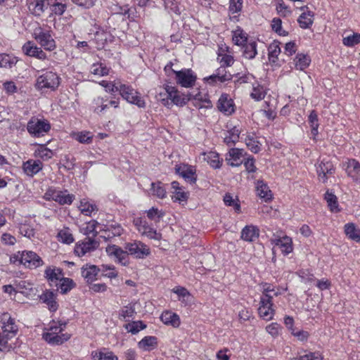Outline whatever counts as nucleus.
<instances>
[{
    "mask_svg": "<svg viewBox=\"0 0 360 360\" xmlns=\"http://www.w3.org/2000/svg\"><path fill=\"white\" fill-rule=\"evenodd\" d=\"M165 93L158 94V100L164 106L168 108H171L173 105L183 107L193 98L195 100H200L198 98L200 94L193 97L190 93L187 94L180 93L176 87L172 86L165 85Z\"/></svg>",
    "mask_w": 360,
    "mask_h": 360,
    "instance_id": "nucleus-1",
    "label": "nucleus"
},
{
    "mask_svg": "<svg viewBox=\"0 0 360 360\" xmlns=\"http://www.w3.org/2000/svg\"><path fill=\"white\" fill-rule=\"evenodd\" d=\"M41 72L37 78L35 88L41 92L56 90L60 82V78L57 73L48 70H42Z\"/></svg>",
    "mask_w": 360,
    "mask_h": 360,
    "instance_id": "nucleus-2",
    "label": "nucleus"
},
{
    "mask_svg": "<svg viewBox=\"0 0 360 360\" xmlns=\"http://www.w3.org/2000/svg\"><path fill=\"white\" fill-rule=\"evenodd\" d=\"M122 97L127 102L137 105L139 108H145L146 103L139 94L131 86L120 84L118 87Z\"/></svg>",
    "mask_w": 360,
    "mask_h": 360,
    "instance_id": "nucleus-3",
    "label": "nucleus"
},
{
    "mask_svg": "<svg viewBox=\"0 0 360 360\" xmlns=\"http://www.w3.org/2000/svg\"><path fill=\"white\" fill-rule=\"evenodd\" d=\"M50 129L51 125L48 121L36 117H32L27 125L28 132L34 137L44 136Z\"/></svg>",
    "mask_w": 360,
    "mask_h": 360,
    "instance_id": "nucleus-4",
    "label": "nucleus"
},
{
    "mask_svg": "<svg viewBox=\"0 0 360 360\" xmlns=\"http://www.w3.org/2000/svg\"><path fill=\"white\" fill-rule=\"evenodd\" d=\"M44 198L47 200H54L61 205H71L75 197L73 194L68 193L67 191H58L50 188L44 194Z\"/></svg>",
    "mask_w": 360,
    "mask_h": 360,
    "instance_id": "nucleus-5",
    "label": "nucleus"
},
{
    "mask_svg": "<svg viewBox=\"0 0 360 360\" xmlns=\"http://www.w3.org/2000/svg\"><path fill=\"white\" fill-rule=\"evenodd\" d=\"M125 249L127 250L129 255H131L136 259H144L150 254L148 245L139 240L126 243Z\"/></svg>",
    "mask_w": 360,
    "mask_h": 360,
    "instance_id": "nucleus-6",
    "label": "nucleus"
},
{
    "mask_svg": "<svg viewBox=\"0 0 360 360\" xmlns=\"http://www.w3.org/2000/svg\"><path fill=\"white\" fill-rule=\"evenodd\" d=\"M175 172L181 176L186 182L194 184L197 181L196 169L195 166L185 163L175 165Z\"/></svg>",
    "mask_w": 360,
    "mask_h": 360,
    "instance_id": "nucleus-7",
    "label": "nucleus"
},
{
    "mask_svg": "<svg viewBox=\"0 0 360 360\" xmlns=\"http://www.w3.org/2000/svg\"><path fill=\"white\" fill-rule=\"evenodd\" d=\"M34 39L47 51H52L56 48V42L49 32H44L41 27L34 30Z\"/></svg>",
    "mask_w": 360,
    "mask_h": 360,
    "instance_id": "nucleus-8",
    "label": "nucleus"
},
{
    "mask_svg": "<svg viewBox=\"0 0 360 360\" xmlns=\"http://www.w3.org/2000/svg\"><path fill=\"white\" fill-rule=\"evenodd\" d=\"M106 252L110 257H115V261L121 265L127 266L129 264V253L127 250H124L116 245H108Z\"/></svg>",
    "mask_w": 360,
    "mask_h": 360,
    "instance_id": "nucleus-9",
    "label": "nucleus"
},
{
    "mask_svg": "<svg viewBox=\"0 0 360 360\" xmlns=\"http://www.w3.org/2000/svg\"><path fill=\"white\" fill-rule=\"evenodd\" d=\"M20 263L30 269H36L43 264L41 258L34 252L22 251L20 254Z\"/></svg>",
    "mask_w": 360,
    "mask_h": 360,
    "instance_id": "nucleus-10",
    "label": "nucleus"
},
{
    "mask_svg": "<svg viewBox=\"0 0 360 360\" xmlns=\"http://www.w3.org/2000/svg\"><path fill=\"white\" fill-rule=\"evenodd\" d=\"M176 75L177 84L183 87L188 88L194 85L196 76L191 69H184L180 71L172 70Z\"/></svg>",
    "mask_w": 360,
    "mask_h": 360,
    "instance_id": "nucleus-11",
    "label": "nucleus"
},
{
    "mask_svg": "<svg viewBox=\"0 0 360 360\" xmlns=\"http://www.w3.org/2000/svg\"><path fill=\"white\" fill-rule=\"evenodd\" d=\"M98 246L99 243L97 240L90 236H86L82 242L76 244L74 251L77 256L82 257L86 253L96 250Z\"/></svg>",
    "mask_w": 360,
    "mask_h": 360,
    "instance_id": "nucleus-12",
    "label": "nucleus"
},
{
    "mask_svg": "<svg viewBox=\"0 0 360 360\" xmlns=\"http://www.w3.org/2000/svg\"><path fill=\"white\" fill-rule=\"evenodd\" d=\"M0 323L2 324L3 333L11 337L15 336L18 330L15 319L8 313H4L0 317Z\"/></svg>",
    "mask_w": 360,
    "mask_h": 360,
    "instance_id": "nucleus-13",
    "label": "nucleus"
},
{
    "mask_svg": "<svg viewBox=\"0 0 360 360\" xmlns=\"http://www.w3.org/2000/svg\"><path fill=\"white\" fill-rule=\"evenodd\" d=\"M259 304L260 306L258 309V312L260 317L264 320H271L274 314V310L272 308L273 303L272 301H271V297L269 295L261 297Z\"/></svg>",
    "mask_w": 360,
    "mask_h": 360,
    "instance_id": "nucleus-14",
    "label": "nucleus"
},
{
    "mask_svg": "<svg viewBox=\"0 0 360 360\" xmlns=\"http://www.w3.org/2000/svg\"><path fill=\"white\" fill-rule=\"evenodd\" d=\"M39 300L47 305L51 311L55 312L58 310L59 304L56 301L57 292L51 290H46L39 295Z\"/></svg>",
    "mask_w": 360,
    "mask_h": 360,
    "instance_id": "nucleus-15",
    "label": "nucleus"
},
{
    "mask_svg": "<svg viewBox=\"0 0 360 360\" xmlns=\"http://www.w3.org/2000/svg\"><path fill=\"white\" fill-rule=\"evenodd\" d=\"M316 172L320 179L325 183L328 180L327 175L335 172V167L330 161L323 160L316 167Z\"/></svg>",
    "mask_w": 360,
    "mask_h": 360,
    "instance_id": "nucleus-16",
    "label": "nucleus"
},
{
    "mask_svg": "<svg viewBox=\"0 0 360 360\" xmlns=\"http://www.w3.org/2000/svg\"><path fill=\"white\" fill-rule=\"evenodd\" d=\"M23 53L31 57H34L40 60H44L46 58V53L41 50V48L37 47L32 41H27L22 46Z\"/></svg>",
    "mask_w": 360,
    "mask_h": 360,
    "instance_id": "nucleus-17",
    "label": "nucleus"
},
{
    "mask_svg": "<svg viewBox=\"0 0 360 360\" xmlns=\"http://www.w3.org/2000/svg\"><path fill=\"white\" fill-rule=\"evenodd\" d=\"M100 271L101 269L94 264H86L81 269L82 276L88 283H92L94 281L96 280V276Z\"/></svg>",
    "mask_w": 360,
    "mask_h": 360,
    "instance_id": "nucleus-18",
    "label": "nucleus"
},
{
    "mask_svg": "<svg viewBox=\"0 0 360 360\" xmlns=\"http://www.w3.org/2000/svg\"><path fill=\"white\" fill-rule=\"evenodd\" d=\"M43 338L51 345H60L70 338V335L68 333H44Z\"/></svg>",
    "mask_w": 360,
    "mask_h": 360,
    "instance_id": "nucleus-19",
    "label": "nucleus"
},
{
    "mask_svg": "<svg viewBox=\"0 0 360 360\" xmlns=\"http://www.w3.org/2000/svg\"><path fill=\"white\" fill-rule=\"evenodd\" d=\"M244 150L239 148H231L226 158L228 165L232 167H238L243 163L242 158Z\"/></svg>",
    "mask_w": 360,
    "mask_h": 360,
    "instance_id": "nucleus-20",
    "label": "nucleus"
},
{
    "mask_svg": "<svg viewBox=\"0 0 360 360\" xmlns=\"http://www.w3.org/2000/svg\"><path fill=\"white\" fill-rule=\"evenodd\" d=\"M22 169L27 176H33L42 169V162L39 160H29L23 163Z\"/></svg>",
    "mask_w": 360,
    "mask_h": 360,
    "instance_id": "nucleus-21",
    "label": "nucleus"
},
{
    "mask_svg": "<svg viewBox=\"0 0 360 360\" xmlns=\"http://www.w3.org/2000/svg\"><path fill=\"white\" fill-rule=\"evenodd\" d=\"M218 109L227 115H231L234 112L233 102L231 98H228L227 94H222L218 101Z\"/></svg>",
    "mask_w": 360,
    "mask_h": 360,
    "instance_id": "nucleus-22",
    "label": "nucleus"
},
{
    "mask_svg": "<svg viewBox=\"0 0 360 360\" xmlns=\"http://www.w3.org/2000/svg\"><path fill=\"white\" fill-rule=\"evenodd\" d=\"M346 172L354 180L357 181L360 178V163L355 159H349L347 162Z\"/></svg>",
    "mask_w": 360,
    "mask_h": 360,
    "instance_id": "nucleus-23",
    "label": "nucleus"
},
{
    "mask_svg": "<svg viewBox=\"0 0 360 360\" xmlns=\"http://www.w3.org/2000/svg\"><path fill=\"white\" fill-rule=\"evenodd\" d=\"M259 236V229L255 226L250 225L242 229L240 238L245 241L252 242L258 238Z\"/></svg>",
    "mask_w": 360,
    "mask_h": 360,
    "instance_id": "nucleus-24",
    "label": "nucleus"
},
{
    "mask_svg": "<svg viewBox=\"0 0 360 360\" xmlns=\"http://www.w3.org/2000/svg\"><path fill=\"white\" fill-rule=\"evenodd\" d=\"M256 190L258 196L263 199L265 202L271 200L272 198V193L268 185L262 180L257 182Z\"/></svg>",
    "mask_w": 360,
    "mask_h": 360,
    "instance_id": "nucleus-25",
    "label": "nucleus"
},
{
    "mask_svg": "<svg viewBox=\"0 0 360 360\" xmlns=\"http://www.w3.org/2000/svg\"><path fill=\"white\" fill-rule=\"evenodd\" d=\"M161 321L166 325L177 328L180 325L179 315L169 311H164L160 316Z\"/></svg>",
    "mask_w": 360,
    "mask_h": 360,
    "instance_id": "nucleus-26",
    "label": "nucleus"
},
{
    "mask_svg": "<svg viewBox=\"0 0 360 360\" xmlns=\"http://www.w3.org/2000/svg\"><path fill=\"white\" fill-rule=\"evenodd\" d=\"M76 286L74 281L70 278L62 277V279L58 283L56 292L60 290L63 295L67 294Z\"/></svg>",
    "mask_w": 360,
    "mask_h": 360,
    "instance_id": "nucleus-27",
    "label": "nucleus"
},
{
    "mask_svg": "<svg viewBox=\"0 0 360 360\" xmlns=\"http://www.w3.org/2000/svg\"><path fill=\"white\" fill-rule=\"evenodd\" d=\"M105 235L103 236L104 238H110L115 236H120L123 232V229L118 224H112L105 226L103 229Z\"/></svg>",
    "mask_w": 360,
    "mask_h": 360,
    "instance_id": "nucleus-28",
    "label": "nucleus"
},
{
    "mask_svg": "<svg viewBox=\"0 0 360 360\" xmlns=\"http://www.w3.org/2000/svg\"><path fill=\"white\" fill-rule=\"evenodd\" d=\"M139 348L150 351L158 346V338L155 336H146L138 342Z\"/></svg>",
    "mask_w": 360,
    "mask_h": 360,
    "instance_id": "nucleus-29",
    "label": "nucleus"
},
{
    "mask_svg": "<svg viewBox=\"0 0 360 360\" xmlns=\"http://www.w3.org/2000/svg\"><path fill=\"white\" fill-rule=\"evenodd\" d=\"M240 133V131L236 127H233L226 131L224 142L229 146H234L238 141Z\"/></svg>",
    "mask_w": 360,
    "mask_h": 360,
    "instance_id": "nucleus-30",
    "label": "nucleus"
},
{
    "mask_svg": "<svg viewBox=\"0 0 360 360\" xmlns=\"http://www.w3.org/2000/svg\"><path fill=\"white\" fill-rule=\"evenodd\" d=\"M94 360H118V357L112 352L103 348L100 351L92 352Z\"/></svg>",
    "mask_w": 360,
    "mask_h": 360,
    "instance_id": "nucleus-31",
    "label": "nucleus"
},
{
    "mask_svg": "<svg viewBox=\"0 0 360 360\" xmlns=\"http://www.w3.org/2000/svg\"><path fill=\"white\" fill-rule=\"evenodd\" d=\"M295 68L300 70L306 69L311 63L309 56L303 53H297L294 59Z\"/></svg>",
    "mask_w": 360,
    "mask_h": 360,
    "instance_id": "nucleus-32",
    "label": "nucleus"
},
{
    "mask_svg": "<svg viewBox=\"0 0 360 360\" xmlns=\"http://www.w3.org/2000/svg\"><path fill=\"white\" fill-rule=\"evenodd\" d=\"M241 46L243 55L248 59H253L257 53L256 41L247 42Z\"/></svg>",
    "mask_w": 360,
    "mask_h": 360,
    "instance_id": "nucleus-33",
    "label": "nucleus"
},
{
    "mask_svg": "<svg viewBox=\"0 0 360 360\" xmlns=\"http://www.w3.org/2000/svg\"><path fill=\"white\" fill-rule=\"evenodd\" d=\"M242 8L243 1H230L229 12L231 20L238 21V17Z\"/></svg>",
    "mask_w": 360,
    "mask_h": 360,
    "instance_id": "nucleus-34",
    "label": "nucleus"
},
{
    "mask_svg": "<svg viewBox=\"0 0 360 360\" xmlns=\"http://www.w3.org/2000/svg\"><path fill=\"white\" fill-rule=\"evenodd\" d=\"M279 42L274 41L272 42L268 48L269 51V60L271 63H276L278 60V56L281 53V48L279 46Z\"/></svg>",
    "mask_w": 360,
    "mask_h": 360,
    "instance_id": "nucleus-35",
    "label": "nucleus"
},
{
    "mask_svg": "<svg viewBox=\"0 0 360 360\" xmlns=\"http://www.w3.org/2000/svg\"><path fill=\"white\" fill-rule=\"evenodd\" d=\"M345 232L349 238L360 242V231L356 229L353 223H348L345 225Z\"/></svg>",
    "mask_w": 360,
    "mask_h": 360,
    "instance_id": "nucleus-36",
    "label": "nucleus"
},
{
    "mask_svg": "<svg viewBox=\"0 0 360 360\" xmlns=\"http://www.w3.org/2000/svg\"><path fill=\"white\" fill-rule=\"evenodd\" d=\"M275 244L282 248L281 250L285 255H288L292 251V240L287 236L276 239Z\"/></svg>",
    "mask_w": 360,
    "mask_h": 360,
    "instance_id": "nucleus-37",
    "label": "nucleus"
},
{
    "mask_svg": "<svg viewBox=\"0 0 360 360\" xmlns=\"http://www.w3.org/2000/svg\"><path fill=\"white\" fill-rule=\"evenodd\" d=\"M314 13L311 11L303 12L299 17L297 21L300 26L303 29H307L313 23Z\"/></svg>",
    "mask_w": 360,
    "mask_h": 360,
    "instance_id": "nucleus-38",
    "label": "nucleus"
},
{
    "mask_svg": "<svg viewBox=\"0 0 360 360\" xmlns=\"http://www.w3.org/2000/svg\"><path fill=\"white\" fill-rule=\"evenodd\" d=\"M150 186V191L153 195H155L161 199L166 197V189L164 188L162 182H153L151 183Z\"/></svg>",
    "mask_w": 360,
    "mask_h": 360,
    "instance_id": "nucleus-39",
    "label": "nucleus"
},
{
    "mask_svg": "<svg viewBox=\"0 0 360 360\" xmlns=\"http://www.w3.org/2000/svg\"><path fill=\"white\" fill-rule=\"evenodd\" d=\"M233 41L236 45L243 46L248 42L247 34L244 32L242 29L238 27V29L233 32Z\"/></svg>",
    "mask_w": 360,
    "mask_h": 360,
    "instance_id": "nucleus-40",
    "label": "nucleus"
},
{
    "mask_svg": "<svg viewBox=\"0 0 360 360\" xmlns=\"http://www.w3.org/2000/svg\"><path fill=\"white\" fill-rule=\"evenodd\" d=\"M45 1H29L27 4L30 11L35 15H40L44 11Z\"/></svg>",
    "mask_w": 360,
    "mask_h": 360,
    "instance_id": "nucleus-41",
    "label": "nucleus"
},
{
    "mask_svg": "<svg viewBox=\"0 0 360 360\" xmlns=\"http://www.w3.org/2000/svg\"><path fill=\"white\" fill-rule=\"evenodd\" d=\"M139 233L143 236H146L150 239H155L157 240H160L162 238V235L160 233H158L155 229L148 225L147 223L145 226L143 228L142 231Z\"/></svg>",
    "mask_w": 360,
    "mask_h": 360,
    "instance_id": "nucleus-42",
    "label": "nucleus"
},
{
    "mask_svg": "<svg viewBox=\"0 0 360 360\" xmlns=\"http://www.w3.org/2000/svg\"><path fill=\"white\" fill-rule=\"evenodd\" d=\"M124 328L128 332L135 335L141 330L145 329L146 328V325L142 321H137L127 323L124 326Z\"/></svg>",
    "mask_w": 360,
    "mask_h": 360,
    "instance_id": "nucleus-43",
    "label": "nucleus"
},
{
    "mask_svg": "<svg viewBox=\"0 0 360 360\" xmlns=\"http://www.w3.org/2000/svg\"><path fill=\"white\" fill-rule=\"evenodd\" d=\"M92 74L98 76H105L109 74L110 68L103 63H94L90 69Z\"/></svg>",
    "mask_w": 360,
    "mask_h": 360,
    "instance_id": "nucleus-44",
    "label": "nucleus"
},
{
    "mask_svg": "<svg viewBox=\"0 0 360 360\" xmlns=\"http://www.w3.org/2000/svg\"><path fill=\"white\" fill-rule=\"evenodd\" d=\"M44 276L49 282L51 286H58L59 279L56 275V270L51 266H48L44 271Z\"/></svg>",
    "mask_w": 360,
    "mask_h": 360,
    "instance_id": "nucleus-45",
    "label": "nucleus"
},
{
    "mask_svg": "<svg viewBox=\"0 0 360 360\" xmlns=\"http://www.w3.org/2000/svg\"><path fill=\"white\" fill-rule=\"evenodd\" d=\"M324 198L332 212H338L340 210L338 209V198L333 193L327 191Z\"/></svg>",
    "mask_w": 360,
    "mask_h": 360,
    "instance_id": "nucleus-46",
    "label": "nucleus"
},
{
    "mask_svg": "<svg viewBox=\"0 0 360 360\" xmlns=\"http://www.w3.org/2000/svg\"><path fill=\"white\" fill-rule=\"evenodd\" d=\"M266 92L264 87L259 84H253L252 92L251 97L256 101H261L264 98Z\"/></svg>",
    "mask_w": 360,
    "mask_h": 360,
    "instance_id": "nucleus-47",
    "label": "nucleus"
},
{
    "mask_svg": "<svg viewBox=\"0 0 360 360\" xmlns=\"http://www.w3.org/2000/svg\"><path fill=\"white\" fill-rule=\"evenodd\" d=\"M58 237L63 243L70 244L74 241L73 236L69 229L60 230L58 233Z\"/></svg>",
    "mask_w": 360,
    "mask_h": 360,
    "instance_id": "nucleus-48",
    "label": "nucleus"
},
{
    "mask_svg": "<svg viewBox=\"0 0 360 360\" xmlns=\"http://www.w3.org/2000/svg\"><path fill=\"white\" fill-rule=\"evenodd\" d=\"M101 271L103 272L101 276H105L110 278H115L117 276V272L113 265L103 264L101 266Z\"/></svg>",
    "mask_w": 360,
    "mask_h": 360,
    "instance_id": "nucleus-49",
    "label": "nucleus"
},
{
    "mask_svg": "<svg viewBox=\"0 0 360 360\" xmlns=\"http://www.w3.org/2000/svg\"><path fill=\"white\" fill-rule=\"evenodd\" d=\"M81 212L86 216H90L92 212L97 210L95 205L82 200L79 207Z\"/></svg>",
    "mask_w": 360,
    "mask_h": 360,
    "instance_id": "nucleus-50",
    "label": "nucleus"
},
{
    "mask_svg": "<svg viewBox=\"0 0 360 360\" xmlns=\"http://www.w3.org/2000/svg\"><path fill=\"white\" fill-rule=\"evenodd\" d=\"M345 46L352 47L360 43V34L354 33L352 35L345 37L342 40Z\"/></svg>",
    "mask_w": 360,
    "mask_h": 360,
    "instance_id": "nucleus-51",
    "label": "nucleus"
},
{
    "mask_svg": "<svg viewBox=\"0 0 360 360\" xmlns=\"http://www.w3.org/2000/svg\"><path fill=\"white\" fill-rule=\"evenodd\" d=\"M147 217L150 220H154L155 221H159L161 218H162L165 215V212L162 210H159L158 208L153 207L147 212Z\"/></svg>",
    "mask_w": 360,
    "mask_h": 360,
    "instance_id": "nucleus-52",
    "label": "nucleus"
},
{
    "mask_svg": "<svg viewBox=\"0 0 360 360\" xmlns=\"http://www.w3.org/2000/svg\"><path fill=\"white\" fill-rule=\"evenodd\" d=\"M272 30L280 36L288 35V32L282 29V21L278 18H274L271 23Z\"/></svg>",
    "mask_w": 360,
    "mask_h": 360,
    "instance_id": "nucleus-53",
    "label": "nucleus"
},
{
    "mask_svg": "<svg viewBox=\"0 0 360 360\" xmlns=\"http://www.w3.org/2000/svg\"><path fill=\"white\" fill-rule=\"evenodd\" d=\"M16 61L8 54H0V68H11Z\"/></svg>",
    "mask_w": 360,
    "mask_h": 360,
    "instance_id": "nucleus-54",
    "label": "nucleus"
},
{
    "mask_svg": "<svg viewBox=\"0 0 360 360\" xmlns=\"http://www.w3.org/2000/svg\"><path fill=\"white\" fill-rule=\"evenodd\" d=\"M36 153L37 156L43 160H48L51 159L53 155V151L44 146H41Z\"/></svg>",
    "mask_w": 360,
    "mask_h": 360,
    "instance_id": "nucleus-55",
    "label": "nucleus"
},
{
    "mask_svg": "<svg viewBox=\"0 0 360 360\" xmlns=\"http://www.w3.org/2000/svg\"><path fill=\"white\" fill-rule=\"evenodd\" d=\"M215 74L219 78V82L221 83L232 79V75L226 70L225 67L221 66L219 68Z\"/></svg>",
    "mask_w": 360,
    "mask_h": 360,
    "instance_id": "nucleus-56",
    "label": "nucleus"
},
{
    "mask_svg": "<svg viewBox=\"0 0 360 360\" xmlns=\"http://www.w3.org/2000/svg\"><path fill=\"white\" fill-rule=\"evenodd\" d=\"M164 6L169 13H174L176 15L181 13V8L179 6V1H164Z\"/></svg>",
    "mask_w": 360,
    "mask_h": 360,
    "instance_id": "nucleus-57",
    "label": "nucleus"
},
{
    "mask_svg": "<svg viewBox=\"0 0 360 360\" xmlns=\"http://www.w3.org/2000/svg\"><path fill=\"white\" fill-rule=\"evenodd\" d=\"M224 201L226 205L233 207L236 212H240V205L238 203V200H235L230 193L225 194Z\"/></svg>",
    "mask_w": 360,
    "mask_h": 360,
    "instance_id": "nucleus-58",
    "label": "nucleus"
},
{
    "mask_svg": "<svg viewBox=\"0 0 360 360\" xmlns=\"http://www.w3.org/2000/svg\"><path fill=\"white\" fill-rule=\"evenodd\" d=\"M245 143L247 147L254 153H257L260 150L259 141L252 137H248L245 139Z\"/></svg>",
    "mask_w": 360,
    "mask_h": 360,
    "instance_id": "nucleus-59",
    "label": "nucleus"
},
{
    "mask_svg": "<svg viewBox=\"0 0 360 360\" xmlns=\"http://www.w3.org/2000/svg\"><path fill=\"white\" fill-rule=\"evenodd\" d=\"M120 82H115V83L108 82L107 81H102L100 84L105 87V91L109 93H113L118 91V87H120Z\"/></svg>",
    "mask_w": 360,
    "mask_h": 360,
    "instance_id": "nucleus-60",
    "label": "nucleus"
},
{
    "mask_svg": "<svg viewBox=\"0 0 360 360\" xmlns=\"http://www.w3.org/2000/svg\"><path fill=\"white\" fill-rule=\"evenodd\" d=\"M263 294L262 297H265L266 295H269L271 297V301L274 296H278L280 292L276 291L274 286L269 283H265L263 288Z\"/></svg>",
    "mask_w": 360,
    "mask_h": 360,
    "instance_id": "nucleus-61",
    "label": "nucleus"
},
{
    "mask_svg": "<svg viewBox=\"0 0 360 360\" xmlns=\"http://www.w3.org/2000/svg\"><path fill=\"white\" fill-rule=\"evenodd\" d=\"M93 135L89 131H82L77 135L76 139L82 143H89L92 141Z\"/></svg>",
    "mask_w": 360,
    "mask_h": 360,
    "instance_id": "nucleus-62",
    "label": "nucleus"
},
{
    "mask_svg": "<svg viewBox=\"0 0 360 360\" xmlns=\"http://www.w3.org/2000/svg\"><path fill=\"white\" fill-rule=\"evenodd\" d=\"M134 314V309L131 306H125L120 311V316L124 321H127V318L133 317Z\"/></svg>",
    "mask_w": 360,
    "mask_h": 360,
    "instance_id": "nucleus-63",
    "label": "nucleus"
},
{
    "mask_svg": "<svg viewBox=\"0 0 360 360\" xmlns=\"http://www.w3.org/2000/svg\"><path fill=\"white\" fill-rule=\"evenodd\" d=\"M291 360H323V359L320 354L314 352L304 354L299 358H294Z\"/></svg>",
    "mask_w": 360,
    "mask_h": 360,
    "instance_id": "nucleus-64",
    "label": "nucleus"
}]
</instances>
